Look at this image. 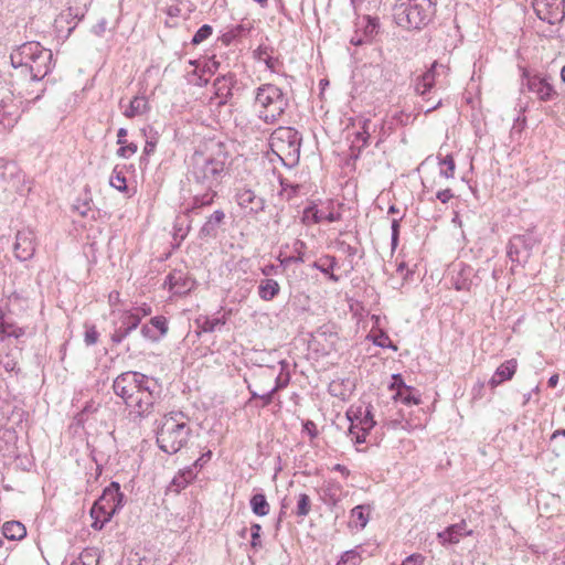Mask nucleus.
<instances>
[{
	"label": "nucleus",
	"instance_id": "obj_19",
	"mask_svg": "<svg viewBox=\"0 0 565 565\" xmlns=\"http://www.w3.org/2000/svg\"><path fill=\"white\" fill-rule=\"evenodd\" d=\"M225 221V213L222 210H215L204 222L199 231L201 239L216 238L220 226Z\"/></svg>",
	"mask_w": 565,
	"mask_h": 565
},
{
	"label": "nucleus",
	"instance_id": "obj_6",
	"mask_svg": "<svg viewBox=\"0 0 565 565\" xmlns=\"http://www.w3.org/2000/svg\"><path fill=\"white\" fill-rule=\"evenodd\" d=\"M288 98L281 88L274 84H263L255 89L254 108L265 124H275L288 107Z\"/></svg>",
	"mask_w": 565,
	"mask_h": 565
},
{
	"label": "nucleus",
	"instance_id": "obj_23",
	"mask_svg": "<svg viewBox=\"0 0 565 565\" xmlns=\"http://www.w3.org/2000/svg\"><path fill=\"white\" fill-rule=\"evenodd\" d=\"M397 386L398 391L394 395L395 401H399L401 403L405 405H417L419 404L420 399L418 396L414 395L412 392V388L409 386H406L401 379V375H394V383L393 386Z\"/></svg>",
	"mask_w": 565,
	"mask_h": 565
},
{
	"label": "nucleus",
	"instance_id": "obj_36",
	"mask_svg": "<svg viewBox=\"0 0 565 565\" xmlns=\"http://www.w3.org/2000/svg\"><path fill=\"white\" fill-rule=\"evenodd\" d=\"M254 56L257 61L264 62L266 67L270 71H275L278 60L270 56L267 46H259L254 51Z\"/></svg>",
	"mask_w": 565,
	"mask_h": 565
},
{
	"label": "nucleus",
	"instance_id": "obj_42",
	"mask_svg": "<svg viewBox=\"0 0 565 565\" xmlns=\"http://www.w3.org/2000/svg\"><path fill=\"white\" fill-rule=\"evenodd\" d=\"M363 19L366 21V24L363 29V34L366 38V40L371 41L379 33V19L372 18L370 15H366Z\"/></svg>",
	"mask_w": 565,
	"mask_h": 565
},
{
	"label": "nucleus",
	"instance_id": "obj_63",
	"mask_svg": "<svg viewBox=\"0 0 565 565\" xmlns=\"http://www.w3.org/2000/svg\"><path fill=\"white\" fill-rule=\"evenodd\" d=\"M351 44L355 45V46H360V45H363L367 42H370L369 40H366V38L364 36V34H360L359 31L355 32V34L351 38Z\"/></svg>",
	"mask_w": 565,
	"mask_h": 565
},
{
	"label": "nucleus",
	"instance_id": "obj_46",
	"mask_svg": "<svg viewBox=\"0 0 565 565\" xmlns=\"http://www.w3.org/2000/svg\"><path fill=\"white\" fill-rule=\"evenodd\" d=\"M213 29L209 24H203L193 35L191 43L198 45L212 35Z\"/></svg>",
	"mask_w": 565,
	"mask_h": 565
},
{
	"label": "nucleus",
	"instance_id": "obj_12",
	"mask_svg": "<svg viewBox=\"0 0 565 565\" xmlns=\"http://www.w3.org/2000/svg\"><path fill=\"white\" fill-rule=\"evenodd\" d=\"M523 86L534 93L536 97L542 102H548L557 96L556 90L546 81L545 77L539 74H530L527 71L523 72Z\"/></svg>",
	"mask_w": 565,
	"mask_h": 565
},
{
	"label": "nucleus",
	"instance_id": "obj_62",
	"mask_svg": "<svg viewBox=\"0 0 565 565\" xmlns=\"http://www.w3.org/2000/svg\"><path fill=\"white\" fill-rule=\"evenodd\" d=\"M275 391L270 388L269 391L259 395V399L262 401V406L266 407L273 402V397L275 395Z\"/></svg>",
	"mask_w": 565,
	"mask_h": 565
},
{
	"label": "nucleus",
	"instance_id": "obj_39",
	"mask_svg": "<svg viewBox=\"0 0 565 565\" xmlns=\"http://www.w3.org/2000/svg\"><path fill=\"white\" fill-rule=\"evenodd\" d=\"M281 370L280 373L275 379V386L273 390L277 393L278 391L288 386L290 382V374L288 372V363L286 361L280 362Z\"/></svg>",
	"mask_w": 565,
	"mask_h": 565
},
{
	"label": "nucleus",
	"instance_id": "obj_20",
	"mask_svg": "<svg viewBox=\"0 0 565 565\" xmlns=\"http://www.w3.org/2000/svg\"><path fill=\"white\" fill-rule=\"evenodd\" d=\"M164 286L174 295H185L191 290L192 281L182 271H172L166 277Z\"/></svg>",
	"mask_w": 565,
	"mask_h": 565
},
{
	"label": "nucleus",
	"instance_id": "obj_22",
	"mask_svg": "<svg viewBox=\"0 0 565 565\" xmlns=\"http://www.w3.org/2000/svg\"><path fill=\"white\" fill-rule=\"evenodd\" d=\"M516 366L518 362L515 359L508 360L501 365H499L492 377L489 380V385L491 386V388H495L504 381L511 380L515 374Z\"/></svg>",
	"mask_w": 565,
	"mask_h": 565
},
{
	"label": "nucleus",
	"instance_id": "obj_56",
	"mask_svg": "<svg viewBox=\"0 0 565 565\" xmlns=\"http://www.w3.org/2000/svg\"><path fill=\"white\" fill-rule=\"evenodd\" d=\"M302 430L307 433L311 439L318 436L317 425L310 419L302 423Z\"/></svg>",
	"mask_w": 565,
	"mask_h": 565
},
{
	"label": "nucleus",
	"instance_id": "obj_7",
	"mask_svg": "<svg viewBox=\"0 0 565 565\" xmlns=\"http://www.w3.org/2000/svg\"><path fill=\"white\" fill-rule=\"evenodd\" d=\"M301 135L292 127H278L270 136V146L278 154L285 157L291 163L299 159L301 147Z\"/></svg>",
	"mask_w": 565,
	"mask_h": 565
},
{
	"label": "nucleus",
	"instance_id": "obj_52",
	"mask_svg": "<svg viewBox=\"0 0 565 565\" xmlns=\"http://www.w3.org/2000/svg\"><path fill=\"white\" fill-rule=\"evenodd\" d=\"M140 332L145 339L150 341H157L161 338L154 328L150 324V322L143 324L140 329Z\"/></svg>",
	"mask_w": 565,
	"mask_h": 565
},
{
	"label": "nucleus",
	"instance_id": "obj_59",
	"mask_svg": "<svg viewBox=\"0 0 565 565\" xmlns=\"http://www.w3.org/2000/svg\"><path fill=\"white\" fill-rule=\"evenodd\" d=\"M341 386V383L332 382L329 386V392L334 396L341 397V399H345L347 394L342 392Z\"/></svg>",
	"mask_w": 565,
	"mask_h": 565
},
{
	"label": "nucleus",
	"instance_id": "obj_24",
	"mask_svg": "<svg viewBox=\"0 0 565 565\" xmlns=\"http://www.w3.org/2000/svg\"><path fill=\"white\" fill-rule=\"evenodd\" d=\"M114 515V513H110V511L105 508V504H100L96 500L90 509V516L93 519L92 527L95 530H102Z\"/></svg>",
	"mask_w": 565,
	"mask_h": 565
},
{
	"label": "nucleus",
	"instance_id": "obj_5",
	"mask_svg": "<svg viewBox=\"0 0 565 565\" xmlns=\"http://www.w3.org/2000/svg\"><path fill=\"white\" fill-rule=\"evenodd\" d=\"M436 0H397L394 6V20L406 30H420L435 15Z\"/></svg>",
	"mask_w": 565,
	"mask_h": 565
},
{
	"label": "nucleus",
	"instance_id": "obj_27",
	"mask_svg": "<svg viewBox=\"0 0 565 565\" xmlns=\"http://www.w3.org/2000/svg\"><path fill=\"white\" fill-rule=\"evenodd\" d=\"M338 262L334 256L324 255L319 258L317 262L312 264V267L318 269L324 275H328L329 279L337 282L339 281V276L334 275L332 270L337 267Z\"/></svg>",
	"mask_w": 565,
	"mask_h": 565
},
{
	"label": "nucleus",
	"instance_id": "obj_21",
	"mask_svg": "<svg viewBox=\"0 0 565 565\" xmlns=\"http://www.w3.org/2000/svg\"><path fill=\"white\" fill-rule=\"evenodd\" d=\"M472 531L467 530L466 521L452 524L445 531L438 533V539L443 544H457L461 537L471 535Z\"/></svg>",
	"mask_w": 565,
	"mask_h": 565
},
{
	"label": "nucleus",
	"instance_id": "obj_15",
	"mask_svg": "<svg viewBox=\"0 0 565 565\" xmlns=\"http://www.w3.org/2000/svg\"><path fill=\"white\" fill-rule=\"evenodd\" d=\"M124 493L120 492V486L118 482L113 481L106 487L102 495L97 499L100 504H105V508L110 513L116 514L124 507Z\"/></svg>",
	"mask_w": 565,
	"mask_h": 565
},
{
	"label": "nucleus",
	"instance_id": "obj_35",
	"mask_svg": "<svg viewBox=\"0 0 565 565\" xmlns=\"http://www.w3.org/2000/svg\"><path fill=\"white\" fill-rule=\"evenodd\" d=\"M141 321V317L137 312L132 311H120L119 312V326H124L129 329V331H134L138 328Z\"/></svg>",
	"mask_w": 565,
	"mask_h": 565
},
{
	"label": "nucleus",
	"instance_id": "obj_33",
	"mask_svg": "<svg viewBox=\"0 0 565 565\" xmlns=\"http://www.w3.org/2000/svg\"><path fill=\"white\" fill-rule=\"evenodd\" d=\"M322 493L327 503L335 504L340 500L341 484L337 481H328L322 487Z\"/></svg>",
	"mask_w": 565,
	"mask_h": 565
},
{
	"label": "nucleus",
	"instance_id": "obj_40",
	"mask_svg": "<svg viewBox=\"0 0 565 565\" xmlns=\"http://www.w3.org/2000/svg\"><path fill=\"white\" fill-rule=\"evenodd\" d=\"M364 406L365 405L350 407V409L347 412V417L351 422V426L349 429L350 434H354V429L358 428L356 424H359V422L361 420V417L364 414Z\"/></svg>",
	"mask_w": 565,
	"mask_h": 565
},
{
	"label": "nucleus",
	"instance_id": "obj_3",
	"mask_svg": "<svg viewBox=\"0 0 565 565\" xmlns=\"http://www.w3.org/2000/svg\"><path fill=\"white\" fill-rule=\"evenodd\" d=\"M14 68L23 67L31 74L33 82L42 81L53 68V53L39 42H26L18 47L11 56Z\"/></svg>",
	"mask_w": 565,
	"mask_h": 565
},
{
	"label": "nucleus",
	"instance_id": "obj_55",
	"mask_svg": "<svg viewBox=\"0 0 565 565\" xmlns=\"http://www.w3.org/2000/svg\"><path fill=\"white\" fill-rule=\"evenodd\" d=\"M402 220L401 218H393L392 220V225H391V230H392V236H391V244H392V247L395 248L398 244V236H399V221Z\"/></svg>",
	"mask_w": 565,
	"mask_h": 565
},
{
	"label": "nucleus",
	"instance_id": "obj_61",
	"mask_svg": "<svg viewBox=\"0 0 565 565\" xmlns=\"http://www.w3.org/2000/svg\"><path fill=\"white\" fill-rule=\"evenodd\" d=\"M424 557L420 554H412L406 557L401 565H420Z\"/></svg>",
	"mask_w": 565,
	"mask_h": 565
},
{
	"label": "nucleus",
	"instance_id": "obj_30",
	"mask_svg": "<svg viewBox=\"0 0 565 565\" xmlns=\"http://www.w3.org/2000/svg\"><path fill=\"white\" fill-rule=\"evenodd\" d=\"M280 291L279 284L271 278L263 279L258 286V296L264 301L273 300Z\"/></svg>",
	"mask_w": 565,
	"mask_h": 565
},
{
	"label": "nucleus",
	"instance_id": "obj_64",
	"mask_svg": "<svg viewBox=\"0 0 565 565\" xmlns=\"http://www.w3.org/2000/svg\"><path fill=\"white\" fill-rule=\"evenodd\" d=\"M369 431H361L360 428L354 429V434L352 435V440L355 444H363L365 441V436Z\"/></svg>",
	"mask_w": 565,
	"mask_h": 565
},
{
	"label": "nucleus",
	"instance_id": "obj_17",
	"mask_svg": "<svg viewBox=\"0 0 565 565\" xmlns=\"http://www.w3.org/2000/svg\"><path fill=\"white\" fill-rule=\"evenodd\" d=\"M237 83L236 76L233 73H227L217 76L214 79L213 88L214 95L218 98V104L224 105L233 97V89Z\"/></svg>",
	"mask_w": 565,
	"mask_h": 565
},
{
	"label": "nucleus",
	"instance_id": "obj_53",
	"mask_svg": "<svg viewBox=\"0 0 565 565\" xmlns=\"http://www.w3.org/2000/svg\"><path fill=\"white\" fill-rule=\"evenodd\" d=\"M295 252L297 253V256L288 257L285 259L286 263L296 262V263H303L305 262V254L301 252V249L305 247V243L302 241H297L294 245Z\"/></svg>",
	"mask_w": 565,
	"mask_h": 565
},
{
	"label": "nucleus",
	"instance_id": "obj_41",
	"mask_svg": "<svg viewBox=\"0 0 565 565\" xmlns=\"http://www.w3.org/2000/svg\"><path fill=\"white\" fill-rule=\"evenodd\" d=\"M439 164L441 166L439 172L441 177H445L446 179L454 178L456 164L451 154H447L445 158H443Z\"/></svg>",
	"mask_w": 565,
	"mask_h": 565
},
{
	"label": "nucleus",
	"instance_id": "obj_4",
	"mask_svg": "<svg viewBox=\"0 0 565 565\" xmlns=\"http://www.w3.org/2000/svg\"><path fill=\"white\" fill-rule=\"evenodd\" d=\"M191 435L186 416L182 412H171L161 419L157 430V444L166 454H177L183 448Z\"/></svg>",
	"mask_w": 565,
	"mask_h": 565
},
{
	"label": "nucleus",
	"instance_id": "obj_48",
	"mask_svg": "<svg viewBox=\"0 0 565 565\" xmlns=\"http://www.w3.org/2000/svg\"><path fill=\"white\" fill-rule=\"evenodd\" d=\"M225 320L221 318H205L201 324V329L204 332H213L217 327L223 326Z\"/></svg>",
	"mask_w": 565,
	"mask_h": 565
},
{
	"label": "nucleus",
	"instance_id": "obj_29",
	"mask_svg": "<svg viewBox=\"0 0 565 565\" xmlns=\"http://www.w3.org/2000/svg\"><path fill=\"white\" fill-rule=\"evenodd\" d=\"M2 534L8 540L20 541L26 536V529L19 521H8L2 526Z\"/></svg>",
	"mask_w": 565,
	"mask_h": 565
},
{
	"label": "nucleus",
	"instance_id": "obj_31",
	"mask_svg": "<svg viewBox=\"0 0 565 565\" xmlns=\"http://www.w3.org/2000/svg\"><path fill=\"white\" fill-rule=\"evenodd\" d=\"M198 475V471L192 467H186L179 471V473L172 479L171 486L174 487L175 491L184 489Z\"/></svg>",
	"mask_w": 565,
	"mask_h": 565
},
{
	"label": "nucleus",
	"instance_id": "obj_38",
	"mask_svg": "<svg viewBox=\"0 0 565 565\" xmlns=\"http://www.w3.org/2000/svg\"><path fill=\"white\" fill-rule=\"evenodd\" d=\"M376 422L374 420V415L372 412V406L370 404L364 406V414L361 417V420L359 422L358 428H360L361 431H370L374 426Z\"/></svg>",
	"mask_w": 565,
	"mask_h": 565
},
{
	"label": "nucleus",
	"instance_id": "obj_8",
	"mask_svg": "<svg viewBox=\"0 0 565 565\" xmlns=\"http://www.w3.org/2000/svg\"><path fill=\"white\" fill-rule=\"evenodd\" d=\"M535 244L536 238L532 233L513 235L509 241L507 255L512 263H526Z\"/></svg>",
	"mask_w": 565,
	"mask_h": 565
},
{
	"label": "nucleus",
	"instance_id": "obj_10",
	"mask_svg": "<svg viewBox=\"0 0 565 565\" xmlns=\"http://www.w3.org/2000/svg\"><path fill=\"white\" fill-rule=\"evenodd\" d=\"M235 200L245 215L249 217H256L259 213L264 212L267 206L266 199L258 195L249 188L237 189Z\"/></svg>",
	"mask_w": 565,
	"mask_h": 565
},
{
	"label": "nucleus",
	"instance_id": "obj_32",
	"mask_svg": "<svg viewBox=\"0 0 565 565\" xmlns=\"http://www.w3.org/2000/svg\"><path fill=\"white\" fill-rule=\"evenodd\" d=\"M351 523L356 527L363 529L370 519V507L369 505H356L351 510Z\"/></svg>",
	"mask_w": 565,
	"mask_h": 565
},
{
	"label": "nucleus",
	"instance_id": "obj_54",
	"mask_svg": "<svg viewBox=\"0 0 565 565\" xmlns=\"http://www.w3.org/2000/svg\"><path fill=\"white\" fill-rule=\"evenodd\" d=\"M138 150V146L134 142H130L129 145H120L119 149L117 150V154L121 158H129L130 156L135 154Z\"/></svg>",
	"mask_w": 565,
	"mask_h": 565
},
{
	"label": "nucleus",
	"instance_id": "obj_2",
	"mask_svg": "<svg viewBox=\"0 0 565 565\" xmlns=\"http://www.w3.org/2000/svg\"><path fill=\"white\" fill-rule=\"evenodd\" d=\"M227 156L217 153L194 152L191 157L189 181L194 192L193 209L211 205L216 196V189L225 175Z\"/></svg>",
	"mask_w": 565,
	"mask_h": 565
},
{
	"label": "nucleus",
	"instance_id": "obj_47",
	"mask_svg": "<svg viewBox=\"0 0 565 565\" xmlns=\"http://www.w3.org/2000/svg\"><path fill=\"white\" fill-rule=\"evenodd\" d=\"M150 324L154 328V330L159 333L160 337H163L168 332L167 320L162 316H157L150 319Z\"/></svg>",
	"mask_w": 565,
	"mask_h": 565
},
{
	"label": "nucleus",
	"instance_id": "obj_14",
	"mask_svg": "<svg viewBox=\"0 0 565 565\" xmlns=\"http://www.w3.org/2000/svg\"><path fill=\"white\" fill-rule=\"evenodd\" d=\"M447 73V67L443 64H439L437 61H435L430 67L420 76L416 78L415 82V92L422 96L425 97L426 94H428L436 85L437 78L441 74Z\"/></svg>",
	"mask_w": 565,
	"mask_h": 565
},
{
	"label": "nucleus",
	"instance_id": "obj_18",
	"mask_svg": "<svg viewBox=\"0 0 565 565\" xmlns=\"http://www.w3.org/2000/svg\"><path fill=\"white\" fill-rule=\"evenodd\" d=\"M451 284L458 291H468L472 285L473 268L460 263L454 267Z\"/></svg>",
	"mask_w": 565,
	"mask_h": 565
},
{
	"label": "nucleus",
	"instance_id": "obj_26",
	"mask_svg": "<svg viewBox=\"0 0 565 565\" xmlns=\"http://www.w3.org/2000/svg\"><path fill=\"white\" fill-rule=\"evenodd\" d=\"M359 130L355 134V141L361 142V148L369 146L371 135L375 131V125L372 124L370 118L361 117L358 119Z\"/></svg>",
	"mask_w": 565,
	"mask_h": 565
},
{
	"label": "nucleus",
	"instance_id": "obj_9",
	"mask_svg": "<svg viewBox=\"0 0 565 565\" xmlns=\"http://www.w3.org/2000/svg\"><path fill=\"white\" fill-rule=\"evenodd\" d=\"M342 218L339 211H334L333 202L328 201L326 206L319 207L315 202H311L302 211L301 223L306 226L319 224L322 221L330 223L338 222Z\"/></svg>",
	"mask_w": 565,
	"mask_h": 565
},
{
	"label": "nucleus",
	"instance_id": "obj_37",
	"mask_svg": "<svg viewBox=\"0 0 565 565\" xmlns=\"http://www.w3.org/2000/svg\"><path fill=\"white\" fill-rule=\"evenodd\" d=\"M92 204V199L87 194H85L83 199L76 200V202L73 204V210L78 212V214L83 217L95 218L94 213L90 215Z\"/></svg>",
	"mask_w": 565,
	"mask_h": 565
},
{
	"label": "nucleus",
	"instance_id": "obj_28",
	"mask_svg": "<svg viewBox=\"0 0 565 565\" xmlns=\"http://www.w3.org/2000/svg\"><path fill=\"white\" fill-rule=\"evenodd\" d=\"M149 109L148 100L145 96H135L128 107L124 111V116L126 118H135L137 116H141L146 114Z\"/></svg>",
	"mask_w": 565,
	"mask_h": 565
},
{
	"label": "nucleus",
	"instance_id": "obj_51",
	"mask_svg": "<svg viewBox=\"0 0 565 565\" xmlns=\"http://www.w3.org/2000/svg\"><path fill=\"white\" fill-rule=\"evenodd\" d=\"M99 333L95 326L86 327L84 341L86 345H94L97 343Z\"/></svg>",
	"mask_w": 565,
	"mask_h": 565
},
{
	"label": "nucleus",
	"instance_id": "obj_13",
	"mask_svg": "<svg viewBox=\"0 0 565 565\" xmlns=\"http://www.w3.org/2000/svg\"><path fill=\"white\" fill-rule=\"evenodd\" d=\"M35 247V234L31 228H23L17 233L13 250L18 260L31 259L34 256Z\"/></svg>",
	"mask_w": 565,
	"mask_h": 565
},
{
	"label": "nucleus",
	"instance_id": "obj_49",
	"mask_svg": "<svg viewBox=\"0 0 565 565\" xmlns=\"http://www.w3.org/2000/svg\"><path fill=\"white\" fill-rule=\"evenodd\" d=\"M260 532H262V525L258 523H254L250 526V546L254 550H258L262 547V540H260Z\"/></svg>",
	"mask_w": 565,
	"mask_h": 565
},
{
	"label": "nucleus",
	"instance_id": "obj_43",
	"mask_svg": "<svg viewBox=\"0 0 565 565\" xmlns=\"http://www.w3.org/2000/svg\"><path fill=\"white\" fill-rule=\"evenodd\" d=\"M311 510V500L308 494L300 493L297 501L296 514L298 516H307Z\"/></svg>",
	"mask_w": 565,
	"mask_h": 565
},
{
	"label": "nucleus",
	"instance_id": "obj_11",
	"mask_svg": "<svg viewBox=\"0 0 565 565\" xmlns=\"http://www.w3.org/2000/svg\"><path fill=\"white\" fill-rule=\"evenodd\" d=\"M565 0H535L534 10L539 19L550 24H556L565 19Z\"/></svg>",
	"mask_w": 565,
	"mask_h": 565
},
{
	"label": "nucleus",
	"instance_id": "obj_16",
	"mask_svg": "<svg viewBox=\"0 0 565 565\" xmlns=\"http://www.w3.org/2000/svg\"><path fill=\"white\" fill-rule=\"evenodd\" d=\"M20 118V107L15 100L8 96L0 100V128L10 129L14 127Z\"/></svg>",
	"mask_w": 565,
	"mask_h": 565
},
{
	"label": "nucleus",
	"instance_id": "obj_1",
	"mask_svg": "<svg viewBox=\"0 0 565 565\" xmlns=\"http://www.w3.org/2000/svg\"><path fill=\"white\" fill-rule=\"evenodd\" d=\"M113 391L129 408L134 420H142L153 414L162 392L154 377L136 371L119 374L113 382Z\"/></svg>",
	"mask_w": 565,
	"mask_h": 565
},
{
	"label": "nucleus",
	"instance_id": "obj_57",
	"mask_svg": "<svg viewBox=\"0 0 565 565\" xmlns=\"http://www.w3.org/2000/svg\"><path fill=\"white\" fill-rule=\"evenodd\" d=\"M374 343L377 345V347H381V348H392L394 350H396V347L392 344V341L390 340L388 335L385 334V333H381L375 340H374Z\"/></svg>",
	"mask_w": 565,
	"mask_h": 565
},
{
	"label": "nucleus",
	"instance_id": "obj_60",
	"mask_svg": "<svg viewBox=\"0 0 565 565\" xmlns=\"http://www.w3.org/2000/svg\"><path fill=\"white\" fill-rule=\"evenodd\" d=\"M454 198V193L450 189L440 190L436 193V199L441 203H447Z\"/></svg>",
	"mask_w": 565,
	"mask_h": 565
},
{
	"label": "nucleus",
	"instance_id": "obj_45",
	"mask_svg": "<svg viewBox=\"0 0 565 565\" xmlns=\"http://www.w3.org/2000/svg\"><path fill=\"white\" fill-rule=\"evenodd\" d=\"M109 183L113 188L117 189L120 192H125L127 190L126 177L116 169H114L110 175Z\"/></svg>",
	"mask_w": 565,
	"mask_h": 565
},
{
	"label": "nucleus",
	"instance_id": "obj_50",
	"mask_svg": "<svg viewBox=\"0 0 565 565\" xmlns=\"http://www.w3.org/2000/svg\"><path fill=\"white\" fill-rule=\"evenodd\" d=\"M131 333V331H129V329L125 328L124 326H118L115 328L110 339L113 341V343L115 344H119L121 343L129 334Z\"/></svg>",
	"mask_w": 565,
	"mask_h": 565
},
{
	"label": "nucleus",
	"instance_id": "obj_44",
	"mask_svg": "<svg viewBox=\"0 0 565 565\" xmlns=\"http://www.w3.org/2000/svg\"><path fill=\"white\" fill-rule=\"evenodd\" d=\"M361 556L356 550L345 551L337 565H360Z\"/></svg>",
	"mask_w": 565,
	"mask_h": 565
},
{
	"label": "nucleus",
	"instance_id": "obj_34",
	"mask_svg": "<svg viewBox=\"0 0 565 565\" xmlns=\"http://www.w3.org/2000/svg\"><path fill=\"white\" fill-rule=\"evenodd\" d=\"M249 504L253 513L258 516H265L269 513V503L263 493L254 494L250 498Z\"/></svg>",
	"mask_w": 565,
	"mask_h": 565
},
{
	"label": "nucleus",
	"instance_id": "obj_58",
	"mask_svg": "<svg viewBox=\"0 0 565 565\" xmlns=\"http://www.w3.org/2000/svg\"><path fill=\"white\" fill-rule=\"evenodd\" d=\"M211 457L212 452L209 450L205 454H203L199 459H196L192 467L199 472V470L203 468V466L211 459Z\"/></svg>",
	"mask_w": 565,
	"mask_h": 565
},
{
	"label": "nucleus",
	"instance_id": "obj_25",
	"mask_svg": "<svg viewBox=\"0 0 565 565\" xmlns=\"http://www.w3.org/2000/svg\"><path fill=\"white\" fill-rule=\"evenodd\" d=\"M20 170L15 162L7 161L0 158V180L4 183H12L15 185V182L20 181Z\"/></svg>",
	"mask_w": 565,
	"mask_h": 565
}]
</instances>
